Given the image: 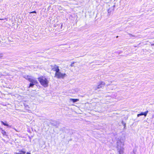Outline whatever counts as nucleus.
I'll list each match as a JSON object with an SVG mask.
<instances>
[{"instance_id":"nucleus-1","label":"nucleus","mask_w":154,"mask_h":154,"mask_svg":"<svg viewBox=\"0 0 154 154\" xmlns=\"http://www.w3.org/2000/svg\"><path fill=\"white\" fill-rule=\"evenodd\" d=\"M38 79L40 84L44 87L48 86L49 81L45 76H41L38 78Z\"/></svg>"},{"instance_id":"nucleus-2","label":"nucleus","mask_w":154,"mask_h":154,"mask_svg":"<svg viewBox=\"0 0 154 154\" xmlns=\"http://www.w3.org/2000/svg\"><path fill=\"white\" fill-rule=\"evenodd\" d=\"M66 74L65 73H62L59 71L57 73H55L54 76L58 79H63L66 76Z\"/></svg>"},{"instance_id":"nucleus-3","label":"nucleus","mask_w":154,"mask_h":154,"mask_svg":"<svg viewBox=\"0 0 154 154\" xmlns=\"http://www.w3.org/2000/svg\"><path fill=\"white\" fill-rule=\"evenodd\" d=\"M51 70L55 72V73H57L58 71L60 70L59 66L55 64L54 66L51 65Z\"/></svg>"},{"instance_id":"nucleus-4","label":"nucleus","mask_w":154,"mask_h":154,"mask_svg":"<svg viewBox=\"0 0 154 154\" xmlns=\"http://www.w3.org/2000/svg\"><path fill=\"white\" fill-rule=\"evenodd\" d=\"M105 83L103 81L100 82H99V84L97 85V87L96 89H95L96 90L97 89L103 88L105 86Z\"/></svg>"},{"instance_id":"nucleus-5","label":"nucleus","mask_w":154,"mask_h":154,"mask_svg":"<svg viewBox=\"0 0 154 154\" xmlns=\"http://www.w3.org/2000/svg\"><path fill=\"white\" fill-rule=\"evenodd\" d=\"M38 83V82L37 80L33 81L32 82H31L29 84L28 88H29L30 87H32L34 85Z\"/></svg>"},{"instance_id":"nucleus-6","label":"nucleus","mask_w":154,"mask_h":154,"mask_svg":"<svg viewBox=\"0 0 154 154\" xmlns=\"http://www.w3.org/2000/svg\"><path fill=\"white\" fill-rule=\"evenodd\" d=\"M148 112V111L147 110L145 112H142L138 114L137 115V116L139 117L140 116L144 115L145 116H146Z\"/></svg>"},{"instance_id":"nucleus-7","label":"nucleus","mask_w":154,"mask_h":154,"mask_svg":"<svg viewBox=\"0 0 154 154\" xmlns=\"http://www.w3.org/2000/svg\"><path fill=\"white\" fill-rule=\"evenodd\" d=\"M29 76L28 75H27L26 77H25V78L28 81H29V82H32L33 81H35V80H35V79H32L31 78H29Z\"/></svg>"},{"instance_id":"nucleus-8","label":"nucleus","mask_w":154,"mask_h":154,"mask_svg":"<svg viewBox=\"0 0 154 154\" xmlns=\"http://www.w3.org/2000/svg\"><path fill=\"white\" fill-rule=\"evenodd\" d=\"M26 152L23 151L22 150H20L19 151V152H15L14 154H25Z\"/></svg>"},{"instance_id":"nucleus-9","label":"nucleus","mask_w":154,"mask_h":154,"mask_svg":"<svg viewBox=\"0 0 154 154\" xmlns=\"http://www.w3.org/2000/svg\"><path fill=\"white\" fill-rule=\"evenodd\" d=\"M70 100L72 101L73 103H75L79 100L78 99L71 98Z\"/></svg>"},{"instance_id":"nucleus-10","label":"nucleus","mask_w":154,"mask_h":154,"mask_svg":"<svg viewBox=\"0 0 154 154\" xmlns=\"http://www.w3.org/2000/svg\"><path fill=\"white\" fill-rule=\"evenodd\" d=\"M1 133L2 134L3 136H7L6 134V131L2 129Z\"/></svg>"},{"instance_id":"nucleus-11","label":"nucleus","mask_w":154,"mask_h":154,"mask_svg":"<svg viewBox=\"0 0 154 154\" xmlns=\"http://www.w3.org/2000/svg\"><path fill=\"white\" fill-rule=\"evenodd\" d=\"M1 123L3 125H4L5 126H9V125L8 124H7L6 123H4L3 121H1Z\"/></svg>"},{"instance_id":"nucleus-12","label":"nucleus","mask_w":154,"mask_h":154,"mask_svg":"<svg viewBox=\"0 0 154 154\" xmlns=\"http://www.w3.org/2000/svg\"><path fill=\"white\" fill-rule=\"evenodd\" d=\"M123 149H121L119 151V153L120 154H122L123 152Z\"/></svg>"},{"instance_id":"nucleus-13","label":"nucleus","mask_w":154,"mask_h":154,"mask_svg":"<svg viewBox=\"0 0 154 154\" xmlns=\"http://www.w3.org/2000/svg\"><path fill=\"white\" fill-rule=\"evenodd\" d=\"M36 12L35 11H31L30 12H29V13L30 14H31V13H36Z\"/></svg>"},{"instance_id":"nucleus-14","label":"nucleus","mask_w":154,"mask_h":154,"mask_svg":"<svg viewBox=\"0 0 154 154\" xmlns=\"http://www.w3.org/2000/svg\"><path fill=\"white\" fill-rule=\"evenodd\" d=\"M3 57V54L2 53H0V58Z\"/></svg>"},{"instance_id":"nucleus-15","label":"nucleus","mask_w":154,"mask_h":154,"mask_svg":"<svg viewBox=\"0 0 154 154\" xmlns=\"http://www.w3.org/2000/svg\"><path fill=\"white\" fill-rule=\"evenodd\" d=\"M26 154H31L29 152H27Z\"/></svg>"},{"instance_id":"nucleus-16","label":"nucleus","mask_w":154,"mask_h":154,"mask_svg":"<svg viewBox=\"0 0 154 154\" xmlns=\"http://www.w3.org/2000/svg\"><path fill=\"white\" fill-rule=\"evenodd\" d=\"M118 36H116V38H118Z\"/></svg>"},{"instance_id":"nucleus-17","label":"nucleus","mask_w":154,"mask_h":154,"mask_svg":"<svg viewBox=\"0 0 154 154\" xmlns=\"http://www.w3.org/2000/svg\"><path fill=\"white\" fill-rule=\"evenodd\" d=\"M74 63V62L72 63V64H73Z\"/></svg>"},{"instance_id":"nucleus-18","label":"nucleus","mask_w":154,"mask_h":154,"mask_svg":"<svg viewBox=\"0 0 154 154\" xmlns=\"http://www.w3.org/2000/svg\"><path fill=\"white\" fill-rule=\"evenodd\" d=\"M1 43V41H0V43Z\"/></svg>"}]
</instances>
